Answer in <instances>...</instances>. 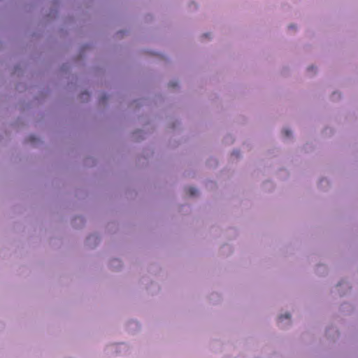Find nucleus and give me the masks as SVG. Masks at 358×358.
Instances as JSON below:
<instances>
[{
    "label": "nucleus",
    "mask_w": 358,
    "mask_h": 358,
    "mask_svg": "<svg viewBox=\"0 0 358 358\" xmlns=\"http://www.w3.org/2000/svg\"><path fill=\"white\" fill-rule=\"evenodd\" d=\"M187 193L190 195V196H194L197 193V190L196 189H195L194 187H190L187 189Z\"/></svg>",
    "instance_id": "obj_1"
},
{
    "label": "nucleus",
    "mask_w": 358,
    "mask_h": 358,
    "mask_svg": "<svg viewBox=\"0 0 358 358\" xmlns=\"http://www.w3.org/2000/svg\"><path fill=\"white\" fill-rule=\"evenodd\" d=\"M285 317V318H288V319H289V318H290V315H289V314H286V315H281V316L280 317V319H282V317Z\"/></svg>",
    "instance_id": "obj_3"
},
{
    "label": "nucleus",
    "mask_w": 358,
    "mask_h": 358,
    "mask_svg": "<svg viewBox=\"0 0 358 358\" xmlns=\"http://www.w3.org/2000/svg\"><path fill=\"white\" fill-rule=\"evenodd\" d=\"M283 133L285 134V136H287V137H288L289 136V134H290L289 131H288L287 129H285L283 131Z\"/></svg>",
    "instance_id": "obj_2"
}]
</instances>
